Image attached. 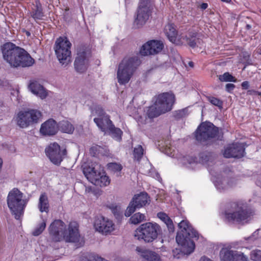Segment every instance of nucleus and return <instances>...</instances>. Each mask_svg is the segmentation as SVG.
Wrapping results in <instances>:
<instances>
[{"label":"nucleus","instance_id":"53","mask_svg":"<svg viewBox=\"0 0 261 261\" xmlns=\"http://www.w3.org/2000/svg\"><path fill=\"white\" fill-rule=\"evenodd\" d=\"M222 2H226V3H229L231 0H221Z\"/></svg>","mask_w":261,"mask_h":261},{"label":"nucleus","instance_id":"24","mask_svg":"<svg viewBox=\"0 0 261 261\" xmlns=\"http://www.w3.org/2000/svg\"><path fill=\"white\" fill-rule=\"evenodd\" d=\"M180 39L183 41L180 45L187 44L192 48H195L200 42L199 34L195 31H189L186 35H180Z\"/></svg>","mask_w":261,"mask_h":261},{"label":"nucleus","instance_id":"26","mask_svg":"<svg viewBox=\"0 0 261 261\" xmlns=\"http://www.w3.org/2000/svg\"><path fill=\"white\" fill-rule=\"evenodd\" d=\"M29 88L33 94L41 99L45 98L47 96V92L44 88L37 81L32 82L29 85Z\"/></svg>","mask_w":261,"mask_h":261},{"label":"nucleus","instance_id":"15","mask_svg":"<svg viewBox=\"0 0 261 261\" xmlns=\"http://www.w3.org/2000/svg\"><path fill=\"white\" fill-rule=\"evenodd\" d=\"M148 196L146 193H141L135 195L125 212V216L129 217L136 209L145 206L148 202Z\"/></svg>","mask_w":261,"mask_h":261},{"label":"nucleus","instance_id":"17","mask_svg":"<svg viewBox=\"0 0 261 261\" xmlns=\"http://www.w3.org/2000/svg\"><path fill=\"white\" fill-rule=\"evenodd\" d=\"M164 47L162 42L158 40H150L141 47L140 54L142 56L155 55L161 51Z\"/></svg>","mask_w":261,"mask_h":261},{"label":"nucleus","instance_id":"46","mask_svg":"<svg viewBox=\"0 0 261 261\" xmlns=\"http://www.w3.org/2000/svg\"><path fill=\"white\" fill-rule=\"evenodd\" d=\"M188 163L189 164H192L193 163L197 162V159L196 157L188 156L186 158Z\"/></svg>","mask_w":261,"mask_h":261},{"label":"nucleus","instance_id":"11","mask_svg":"<svg viewBox=\"0 0 261 261\" xmlns=\"http://www.w3.org/2000/svg\"><path fill=\"white\" fill-rule=\"evenodd\" d=\"M77 56L74 66L75 70L80 73L85 71L88 66L89 52L85 45H80L76 48Z\"/></svg>","mask_w":261,"mask_h":261},{"label":"nucleus","instance_id":"49","mask_svg":"<svg viewBox=\"0 0 261 261\" xmlns=\"http://www.w3.org/2000/svg\"><path fill=\"white\" fill-rule=\"evenodd\" d=\"M208 7V5L207 3H202L200 6V8L202 9V10H205Z\"/></svg>","mask_w":261,"mask_h":261},{"label":"nucleus","instance_id":"8","mask_svg":"<svg viewBox=\"0 0 261 261\" xmlns=\"http://www.w3.org/2000/svg\"><path fill=\"white\" fill-rule=\"evenodd\" d=\"M83 172L87 179L95 186H107L110 182L109 177L104 172L95 169V167L86 165L83 167Z\"/></svg>","mask_w":261,"mask_h":261},{"label":"nucleus","instance_id":"57","mask_svg":"<svg viewBox=\"0 0 261 261\" xmlns=\"http://www.w3.org/2000/svg\"><path fill=\"white\" fill-rule=\"evenodd\" d=\"M259 54L261 55V50L259 51Z\"/></svg>","mask_w":261,"mask_h":261},{"label":"nucleus","instance_id":"4","mask_svg":"<svg viewBox=\"0 0 261 261\" xmlns=\"http://www.w3.org/2000/svg\"><path fill=\"white\" fill-rule=\"evenodd\" d=\"M232 212H226L225 216L229 221L238 223H246L253 215L254 212L247 203L242 201L234 202L231 205Z\"/></svg>","mask_w":261,"mask_h":261},{"label":"nucleus","instance_id":"42","mask_svg":"<svg viewBox=\"0 0 261 261\" xmlns=\"http://www.w3.org/2000/svg\"><path fill=\"white\" fill-rule=\"evenodd\" d=\"M208 101L212 105L218 107L220 109H221L223 107V101L213 96L209 97Z\"/></svg>","mask_w":261,"mask_h":261},{"label":"nucleus","instance_id":"18","mask_svg":"<svg viewBox=\"0 0 261 261\" xmlns=\"http://www.w3.org/2000/svg\"><path fill=\"white\" fill-rule=\"evenodd\" d=\"M114 226L112 221L103 216L97 217L94 223L95 229L103 234H107L113 231Z\"/></svg>","mask_w":261,"mask_h":261},{"label":"nucleus","instance_id":"30","mask_svg":"<svg viewBox=\"0 0 261 261\" xmlns=\"http://www.w3.org/2000/svg\"><path fill=\"white\" fill-rule=\"evenodd\" d=\"M58 129L61 132L67 134H72L74 127L73 125L69 121L63 120L60 121L58 124Z\"/></svg>","mask_w":261,"mask_h":261},{"label":"nucleus","instance_id":"45","mask_svg":"<svg viewBox=\"0 0 261 261\" xmlns=\"http://www.w3.org/2000/svg\"><path fill=\"white\" fill-rule=\"evenodd\" d=\"M170 232H173L174 231V226L172 220L171 219L165 224Z\"/></svg>","mask_w":261,"mask_h":261},{"label":"nucleus","instance_id":"48","mask_svg":"<svg viewBox=\"0 0 261 261\" xmlns=\"http://www.w3.org/2000/svg\"><path fill=\"white\" fill-rule=\"evenodd\" d=\"M241 86L243 89L247 90L249 87V83L248 81H244L241 84Z\"/></svg>","mask_w":261,"mask_h":261},{"label":"nucleus","instance_id":"44","mask_svg":"<svg viewBox=\"0 0 261 261\" xmlns=\"http://www.w3.org/2000/svg\"><path fill=\"white\" fill-rule=\"evenodd\" d=\"M158 217L161 219L163 222L166 224L171 219L169 217V216L164 212H159L157 214Z\"/></svg>","mask_w":261,"mask_h":261},{"label":"nucleus","instance_id":"38","mask_svg":"<svg viewBox=\"0 0 261 261\" xmlns=\"http://www.w3.org/2000/svg\"><path fill=\"white\" fill-rule=\"evenodd\" d=\"M144 150L141 145H138L134 148L133 155L135 159L139 161L142 157Z\"/></svg>","mask_w":261,"mask_h":261},{"label":"nucleus","instance_id":"52","mask_svg":"<svg viewBox=\"0 0 261 261\" xmlns=\"http://www.w3.org/2000/svg\"><path fill=\"white\" fill-rule=\"evenodd\" d=\"M188 65L191 67H194V63L193 62H192V61H189L188 62Z\"/></svg>","mask_w":261,"mask_h":261},{"label":"nucleus","instance_id":"41","mask_svg":"<svg viewBox=\"0 0 261 261\" xmlns=\"http://www.w3.org/2000/svg\"><path fill=\"white\" fill-rule=\"evenodd\" d=\"M108 168L113 172H119L122 170V166L116 163H110L108 164Z\"/></svg>","mask_w":261,"mask_h":261},{"label":"nucleus","instance_id":"1","mask_svg":"<svg viewBox=\"0 0 261 261\" xmlns=\"http://www.w3.org/2000/svg\"><path fill=\"white\" fill-rule=\"evenodd\" d=\"M2 50L4 59L11 67H30L34 64L35 60L24 49L12 43L4 44Z\"/></svg>","mask_w":261,"mask_h":261},{"label":"nucleus","instance_id":"29","mask_svg":"<svg viewBox=\"0 0 261 261\" xmlns=\"http://www.w3.org/2000/svg\"><path fill=\"white\" fill-rule=\"evenodd\" d=\"M49 204L47 194L45 193H43L40 196L38 207L41 213H47L49 211Z\"/></svg>","mask_w":261,"mask_h":261},{"label":"nucleus","instance_id":"9","mask_svg":"<svg viewBox=\"0 0 261 261\" xmlns=\"http://www.w3.org/2000/svg\"><path fill=\"white\" fill-rule=\"evenodd\" d=\"M153 0H140L134 25L137 28L144 25L149 17Z\"/></svg>","mask_w":261,"mask_h":261},{"label":"nucleus","instance_id":"13","mask_svg":"<svg viewBox=\"0 0 261 261\" xmlns=\"http://www.w3.org/2000/svg\"><path fill=\"white\" fill-rule=\"evenodd\" d=\"M45 151L50 161L56 165L61 164L66 154V150H61L60 145L56 142L50 143L46 147Z\"/></svg>","mask_w":261,"mask_h":261},{"label":"nucleus","instance_id":"43","mask_svg":"<svg viewBox=\"0 0 261 261\" xmlns=\"http://www.w3.org/2000/svg\"><path fill=\"white\" fill-rule=\"evenodd\" d=\"M250 257L254 261H261V250H255L252 251Z\"/></svg>","mask_w":261,"mask_h":261},{"label":"nucleus","instance_id":"6","mask_svg":"<svg viewBox=\"0 0 261 261\" xmlns=\"http://www.w3.org/2000/svg\"><path fill=\"white\" fill-rule=\"evenodd\" d=\"M160 226L156 223L146 222L141 224L135 231V237L146 243L154 241L161 232Z\"/></svg>","mask_w":261,"mask_h":261},{"label":"nucleus","instance_id":"12","mask_svg":"<svg viewBox=\"0 0 261 261\" xmlns=\"http://www.w3.org/2000/svg\"><path fill=\"white\" fill-rule=\"evenodd\" d=\"M49 239L54 242H61L63 240L66 230V225L61 220H54L49 226Z\"/></svg>","mask_w":261,"mask_h":261},{"label":"nucleus","instance_id":"10","mask_svg":"<svg viewBox=\"0 0 261 261\" xmlns=\"http://www.w3.org/2000/svg\"><path fill=\"white\" fill-rule=\"evenodd\" d=\"M218 132V127L211 122H203L198 127L196 139L198 141L204 142L214 138Z\"/></svg>","mask_w":261,"mask_h":261},{"label":"nucleus","instance_id":"7","mask_svg":"<svg viewBox=\"0 0 261 261\" xmlns=\"http://www.w3.org/2000/svg\"><path fill=\"white\" fill-rule=\"evenodd\" d=\"M71 43L67 38L60 37L55 43V53L62 65H67L71 62L70 47Z\"/></svg>","mask_w":261,"mask_h":261},{"label":"nucleus","instance_id":"2","mask_svg":"<svg viewBox=\"0 0 261 261\" xmlns=\"http://www.w3.org/2000/svg\"><path fill=\"white\" fill-rule=\"evenodd\" d=\"M178 227L179 230L177 232L176 241L181 246V251L185 254H189L195 249V244L191 238L198 237V233L186 220L179 222Z\"/></svg>","mask_w":261,"mask_h":261},{"label":"nucleus","instance_id":"35","mask_svg":"<svg viewBox=\"0 0 261 261\" xmlns=\"http://www.w3.org/2000/svg\"><path fill=\"white\" fill-rule=\"evenodd\" d=\"M164 113L163 112H160V109H158L155 103L149 107L147 111V116L150 118L156 117Z\"/></svg>","mask_w":261,"mask_h":261},{"label":"nucleus","instance_id":"27","mask_svg":"<svg viewBox=\"0 0 261 261\" xmlns=\"http://www.w3.org/2000/svg\"><path fill=\"white\" fill-rule=\"evenodd\" d=\"M16 121L17 125L21 128H27L32 125L25 110L21 111L17 114Z\"/></svg>","mask_w":261,"mask_h":261},{"label":"nucleus","instance_id":"21","mask_svg":"<svg viewBox=\"0 0 261 261\" xmlns=\"http://www.w3.org/2000/svg\"><path fill=\"white\" fill-rule=\"evenodd\" d=\"M66 242H83V239L79 233L78 226L75 222H71L68 226V231L66 230L65 232L64 239Z\"/></svg>","mask_w":261,"mask_h":261},{"label":"nucleus","instance_id":"39","mask_svg":"<svg viewBox=\"0 0 261 261\" xmlns=\"http://www.w3.org/2000/svg\"><path fill=\"white\" fill-rule=\"evenodd\" d=\"M46 227V222L44 220L39 224L32 232V234L34 236H38L40 235L45 229Z\"/></svg>","mask_w":261,"mask_h":261},{"label":"nucleus","instance_id":"16","mask_svg":"<svg viewBox=\"0 0 261 261\" xmlns=\"http://www.w3.org/2000/svg\"><path fill=\"white\" fill-rule=\"evenodd\" d=\"M95 114L97 117L94 118V122L102 132H107L110 125L113 123L110 119V116L99 107L95 108Z\"/></svg>","mask_w":261,"mask_h":261},{"label":"nucleus","instance_id":"40","mask_svg":"<svg viewBox=\"0 0 261 261\" xmlns=\"http://www.w3.org/2000/svg\"><path fill=\"white\" fill-rule=\"evenodd\" d=\"M199 162L202 164H205L210 160L211 155L210 152H203L199 154Z\"/></svg>","mask_w":261,"mask_h":261},{"label":"nucleus","instance_id":"32","mask_svg":"<svg viewBox=\"0 0 261 261\" xmlns=\"http://www.w3.org/2000/svg\"><path fill=\"white\" fill-rule=\"evenodd\" d=\"M107 132L116 140L120 141L122 138V131L119 128L116 127L112 123L108 128Z\"/></svg>","mask_w":261,"mask_h":261},{"label":"nucleus","instance_id":"3","mask_svg":"<svg viewBox=\"0 0 261 261\" xmlns=\"http://www.w3.org/2000/svg\"><path fill=\"white\" fill-rule=\"evenodd\" d=\"M141 63L138 55L124 58L120 63L117 71L118 83L120 85L127 83Z\"/></svg>","mask_w":261,"mask_h":261},{"label":"nucleus","instance_id":"28","mask_svg":"<svg viewBox=\"0 0 261 261\" xmlns=\"http://www.w3.org/2000/svg\"><path fill=\"white\" fill-rule=\"evenodd\" d=\"M32 125L38 123L41 119L42 113L37 109H28L25 110Z\"/></svg>","mask_w":261,"mask_h":261},{"label":"nucleus","instance_id":"25","mask_svg":"<svg viewBox=\"0 0 261 261\" xmlns=\"http://www.w3.org/2000/svg\"><path fill=\"white\" fill-rule=\"evenodd\" d=\"M165 33L171 42L180 45L182 43V41L180 39V36H177L176 31L174 25L172 24H168L165 28Z\"/></svg>","mask_w":261,"mask_h":261},{"label":"nucleus","instance_id":"54","mask_svg":"<svg viewBox=\"0 0 261 261\" xmlns=\"http://www.w3.org/2000/svg\"><path fill=\"white\" fill-rule=\"evenodd\" d=\"M26 35L28 36H29L31 35V33L28 32V31H26Z\"/></svg>","mask_w":261,"mask_h":261},{"label":"nucleus","instance_id":"19","mask_svg":"<svg viewBox=\"0 0 261 261\" xmlns=\"http://www.w3.org/2000/svg\"><path fill=\"white\" fill-rule=\"evenodd\" d=\"M220 257L221 261H248V258L243 253L226 248L221 250Z\"/></svg>","mask_w":261,"mask_h":261},{"label":"nucleus","instance_id":"36","mask_svg":"<svg viewBox=\"0 0 261 261\" xmlns=\"http://www.w3.org/2000/svg\"><path fill=\"white\" fill-rule=\"evenodd\" d=\"M146 220V216L144 214L140 213H137L133 215L130 218V221L132 224H137L143 221Z\"/></svg>","mask_w":261,"mask_h":261},{"label":"nucleus","instance_id":"31","mask_svg":"<svg viewBox=\"0 0 261 261\" xmlns=\"http://www.w3.org/2000/svg\"><path fill=\"white\" fill-rule=\"evenodd\" d=\"M32 12H31L32 17L35 19H41L43 16L42 6L39 1L35 2V5H34Z\"/></svg>","mask_w":261,"mask_h":261},{"label":"nucleus","instance_id":"55","mask_svg":"<svg viewBox=\"0 0 261 261\" xmlns=\"http://www.w3.org/2000/svg\"><path fill=\"white\" fill-rule=\"evenodd\" d=\"M246 28H247L248 29H250V28H251V25H249V24H247V25H246Z\"/></svg>","mask_w":261,"mask_h":261},{"label":"nucleus","instance_id":"22","mask_svg":"<svg viewBox=\"0 0 261 261\" xmlns=\"http://www.w3.org/2000/svg\"><path fill=\"white\" fill-rule=\"evenodd\" d=\"M138 255L145 261H162L161 256L156 252L142 247H137Z\"/></svg>","mask_w":261,"mask_h":261},{"label":"nucleus","instance_id":"50","mask_svg":"<svg viewBox=\"0 0 261 261\" xmlns=\"http://www.w3.org/2000/svg\"><path fill=\"white\" fill-rule=\"evenodd\" d=\"M199 261H212L209 258L204 256L200 258Z\"/></svg>","mask_w":261,"mask_h":261},{"label":"nucleus","instance_id":"23","mask_svg":"<svg viewBox=\"0 0 261 261\" xmlns=\"http://www.w3.org/2000/svg\"><path fill=\"white\" fill-rule=\"evenodd\" d=\"M58 130V124L53 119H49L43 123L40 129V133L44 136H53Z\"/></svg>","mask_w":261,"mask_h":261},{"label":"nucleus","instance_id":"33","mask_svg":"<svg viewBox=\"0 0 261 261\" xmlns=\"http://www.w3.org/2000/svg\"><path fill=\"white\" fill-rule=\"evenodd\" d=\"M234 185V179L224 178L222 181H217L215 186L219 190H224L232 187Z\"/></svg>","mask_w":261,"mask_h":261},{"label":"nucleus","instance_id":"37","mask_svg":"<svg viewBox=\"0 0 261 261\" xmlns=\"http://www.w3.org/2000/svg\"><path fill=\"white\" fill-rule=\"evenodd\" d=\"M219 80L221 82H236L237 79L235 77L233 76L231 74H230L229 72H225L222 75H220L218 76Z\"/></svg>","mask_w":261,"mask_h":261},{"label":"nucleus","instance_id":"34","mask_svg":"<svg viewBox=\"0 0 261 261\" xmlns=\"http://www.w3.org/2000/svg\"><path fill=\"white\" fill-rule=\"evenodd\" d=\"M107 207L111 211L116 219H119L122 217V212L120 206L112 203L107 205Z\"/></svg>","mask_w":261,"mask_h":261},{"label":"nucleus","instance_id":"47","mask_svg":"<svg viewBox=\"0 0 261 261\" xmlns=\"http://www.w3.org/2000/svg\"><path fill=\"white\" fill-rule=\"evenodd\" d=\"M235 88V85L233 84H227L225 86L226 91L228 92H231Z\"/></svg>","mask_w":261,"mask_h":261},{"label":"nucleus","instance_id":"20","mask_svg":"<svg viewBox=\"0 0 261 261\" xmlns=\"http://www.w3.org/2000/svg\"><path fill=\"white\" fill-rule=\"evenodd\" d=\"M245 154V147L243 144L236 143L228 145L224 150L223 155L226 158H241Z\"/></svg>","mask_w":261,"mask_h":261},{"label":"nucleus","instance_id":"5","mask_svg":"<svg viewBox=\"0 0 261 261\" xmlns=\"http://www.w3.org/2000/svg\"><path fill=\"white\" fill-rule=\"evenodd\" d=\"M7 204L16 219L19 220L23 214L27 202L23 199V193L18 189L14 188L9 192Z\"/></svg>","mask_w":261,"mask_h":261},{"label":"nucleus","instance_id":"51","mask_svg":"<svg viewBox=\"0 0 261 261\" xmlns=\"http://www.w3.org/2000/svg\"><path fill=\"white\" fill-rule=\"evenodd\" d=\"M125 1V7H127V6L130 3V0H124Z\"/></svg>","mask_w":261,"mask_h":261},{"label":"nucleus","instance_id":"56","mask_svg":"<svg viewBox=\"0 0 261 261\" xmlns=\"http://www.w3.org/2000/svg\"><path fill=\"white\" fill-rule=\"evenodd\" d=\"M258 95L261 96V92H258Z\"/></svg>","mask_w":261,"mask_h":261},{"label":"nucleus","instance_id":"14","mask_svg":"<svg viewBox=\"0 0 261 261\" xmlns=\"http://www.w3.org/2000/svg\"><path fill=\"white\" fill-rule=\"evenodd\" d=\"M175 96L172 93L166 92L158 95L154 103L160 112L165 113L172 109L174 102Z\"/></svg>","mask_w":261,"mask_h":261}]
</instances>
